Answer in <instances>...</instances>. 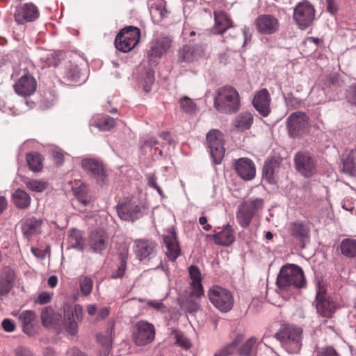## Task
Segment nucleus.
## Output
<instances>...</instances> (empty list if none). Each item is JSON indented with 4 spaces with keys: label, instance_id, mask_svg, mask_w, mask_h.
Returning <instances> with one entry per match:
<instances>
[{
    "label": "nucleus",
    "instance_id": "nucleus-47",
    "mask_svg": "<svg viewBox=\"0 0 356 356\" xmlns=\"http://www.w3.org/2000/svg\"><path fill=\"white\" fill-rule=\"evenodd\" d=\"M80 290L83 296H88L93 287L92 280L88 276H83L79 280Z\"/></svg>",
    "mask_w": 356,
    "mask_h": 356
},
{
    "label": "nucleus",
    "instance_id": "nucleus-8",
    "mask_svg": "<svg viewBox=\"0 0 356 356\" xmlns=\"http://www.w3.org/2000/svg\"><path fill=\"white\" fill-rule=\"evenodd\" d=\"M207 141L214 163L220 164L225 152L222 133L217 129L211 130L207 134Z\"/></svg>",
    "mask_w": 356,
    "mask_h": 356
},
{
    "label": "nucleus",
    "instance_id": "nucleus-57",
    "mask_svg": "<svg viewBox=\"0 0 356 356\" xmlns=\"http://www.w3.org/2000/svg\"><path fill=\"white\" fill-rule=\"evenodd\" d=\"M185 307L188 313H193L199 310L200 305L196 300L188 298L186 302Z\"/></svg>",
    "mask_w": 356,
    "mask_h": 356
},
{
    "label": "nucleus",
    "instance_id": "nucleus-37",
    "mask_svg": "<svg viewBox=\"0 0 356 356\" xmlns=\"http://www.w3.org/2000/svg\"><path fill=\"white\" fill-rule=\"evenodd\" d=\"M88 75L83 73L77 65H70L65 73V78L74 84H81L86 81Z\"/></svg>",
    "mask_w": 356,
    "mask_h": 356
},
{
    "label": "nucleus",
    "instance_id": "nucleus-32",
    "mask_svg": "<svg viewBox=\"0 0 356 356\" xmlns=\"http://www.w3.org/2000/svg\"><path fill=\"white\" fill-rule=\"evenodd\" d=\"M213 237L216 244L224 246L231 245L235 240L234 230L229 224L224 225L222 229Z\"/></svg>",
    "mask_w": 356,
    "mask_h": 356
},
{
    "label": "nucleus",
    "instance_id": "nucleus-39",
    "mask_svg": "<svg viewBox=\"0 0 356 356\" xmlns=\"http://www.w3.org/2000/svg\"><path fill=\"white\" fill-rule=\"evenodd\" d=\"M257 339L252 337L238 348L237 353L240 356H253L257 353Z\"/></svg>",
    "mask_w": 356,
    "mask_h": 356
},
{
    "label": "nucleus",
    "instance_id": "nucleus-3",
    "mask_svg": "<svg viewBox=\"0 0 356 356\" xmlns=\"http://www.w3.org/2000/svg\"><path fill=\"white\" fill-rule=\"evenodd\" d=\"M302 330L293 325H284L275 334L282 347L289 353H297L301 348Z\"/></svg>",
    "mask_w": 356,
    "mask_h": 356
},
{
    "label": "nucleus",
    "instance_id": "nucleus-9",
    "mask_svg": "<svg viewBox=\"0 0 356 356\" xmlns=\"http://www.w3.org/2000/svg\"><path fill=\"white\" fill-rule=\"evenodd\" d=\"M315 16L314 6L307 1L298 3L294 8L293 19L301 29L309 27Z\"/></svg>",
    "mask_w": 356,
    "mask_h": 356
},
{
    "label": "nucleus",
    "instance_id": "nucleus-56",
    "mask_svg": "<svg viewBox=\"0 0 356 356\" xmlns=\"http://www.w3.org/2000/svg\"><path fill=\"white\" fill-rule=\"evenodd\" d=\"M126 270V260L124 257L121 259L120 265L118 266V269L113 273V278H121L125 272Z\"/></svg>",
    "mask_w": 356,
    "mask_h": 356
},
{
    "label": "nucleus",
    "instance_id": "nucleus-64",
    "mask_svg": "<svg viewBox=\"0 0 356 356\" xmlns=\"http://www.w3.org/2000/svg\"><path fill=\"white\" fill-rule=\"evenodd\" d=\"M348 99L352 104H356V85L350 87Z\"/></svg>",
    "mask_w": 356,
    "mask_h": 356
},
{
    "label": "nucleus",
    "instance_id": "nucleus-17",
    "mask_svg": "<svg viewBox=\"0 0 356 356\" xmlns=\"http://www.w3.org/2000/svg\"><path fill=\"white\" fill-rule=\"evenodd\" d=\"M15 92L22 97H29L33 95L37 88V83L33 76L25 74L13 86Z\"/></svg>",
    "mask_w": 356,
    "mask_h": 356
},
{
    "label": "nucleus",
    "instance_id": "nucleus-23",
    "mask_svg": "<svg viewBox=\"0 0 356 356\" xmlns=\"http://www.w3.org/2000/svg\"><path fill=\"white\" fill-rule=\"evenodd\" d=\"M235 169L238 175L245 181L252 180L255 177V165L249 159H239L236 162Z\"/></svg>",
    "mask_w": 356,
    "mask_h": 356
},
{
    "label": "nucleus",
    "instance_id": "nucleus-16",
    "mask_svg": "<svg viewBox=\"0 0 356 356\" xmlns=\"http://www.w3.org/2000/svg\"><path fill=\"white\" fill-rule=\"evenodd\" d=\"M255 26L260 33L269 35L277 31L279 27V22L273 15L264 14L257 18Z\"/></svg>",
    "mask_w": 356,
    "mask_h": 356
},
{
    "label": "nucleus",
    "instance_id": "nucleus-27",
    "mask_svg": "<svg viewBox=\"0 0 356 356\" xmlns=\"http://www.w3.org/2000/svg\"><path fill=\"white\" fill-rule=\"evenodd\" d=\"M190 279L191 280V285L193 289L191 295L196 298H200L204 295L203 286L202 284V273L200 270L196 266H191L188 268Z\"/></svg>",
    "mask_w": 356,
    "mask_h": 356
},
{
    "label": "nucleus",
    "instance_id": "nucleus-54",
    "mask_svg": "<svg viewBox=\"0 0 356 356\" xmlns=\"http://www.w3.org/2000/svg\"><path fill=\"white\" fill-rule=\"evenodd\" d=\"M146 177H147V179L148 185L150 187H152L154 189H156L157 191V192L159 193V194L161 197H163V193L161 188L157 185L156 181V177H155L154 175V174H151V173H148V174L146 175Z\"/></svg>",
    "mask_w": 356,
    "mask_h": 356
},
{
    "label": "nucleus",
    "instance_id": "nucleus-36",
    "mask_svg": "<svg viewBox=\"0 0 356 356\" xmlns=\"http://www.w3.org/2000/svg\"><path fill=\"white\" fill-rule=\"evenodd\" d=\"M253 120V115L250 112L245 111L235 118L233 124L237 130L243 131L251 127Z\"/></svg>",
    "mask_w": 356,
    "mask_h": 356
},
{
    "label": "nucleus",
    "instance_id": "nucleus-46",
    "mask_svg": "<svg viewBox=\"0 0 356 356\" xmlns=\"http://www.w3.org/2000/svg\"><path fill=\"white\" fill-rule=\"evenodd\" d=\"M154 81V72L152 70L148 69L145 74L141 77V84L143 85V90L148 92L151 90V88Z\"/></svg>",
    "mask_w": 356,
    "mask_h": 356
},
{
    "label": "nucleus",
    "instance_id": "nucleus-6",
    "mask_svg": "<svg viewBox=\"0 0 356 356\" xmlns=\"http://www.w3.org/2000/svg\"><path fill=\"white\" fill-rule=\"evenodd\" d=\"M264 200L262 198L249 199L243 202L238 207L236 213V220L243 227L250 225L254 213L263 208Z\"/></svg>",
    "mask_w": 356,
    "mask_h": 356
},
{
    "label": "nucleus",
    "instance_id": "nucleus-15",
    "mask_svg": "<svg viewBox=\"0 0 356 356\" xmlns=\"http://www.w3.org/2000/svg\"><path fill=\"white\" fill-rule=\"evenodd\" d=\"M204 48L202 45L191 47L184 45L178 51L177 61L180 63H192L198 60L204 56Z\"/></svg>",
    "mask_w": 356,
    "mask_h": 356
},
{
    "label": "nucleus",
    "instance_id": "nucleus-30",
    "mask_svg": "<svg viewBox=\"0 0 356 356\" xmlns=\"http://www.w3.org/2000/svg\"><path fill=\"white\" fill-rule=\"evenodd\" d=\"M149 10L152 20L159 23L167 15L165 1L164 0H149Z\"/></svg>",
    "mask_w": 356,
    "mask_h": 356
},
{
    "label": "nucleus",
    "instance_id": "nucleus-10",
    "mask_svg": "<svg viewBox=\"0 0 356 356\" xmlns=\"http://www.w3.org/2000/svg\"><path fill=\"white\" fill-rule=\"evenodd\" d=\"M133 340L137 346H145L150 343L155 338V328L153 324L139 321L134 326Z\"/></svg>",
    "mask_w": 356,
    "mask_h": 356
},
{
    "label": "nucleus",
    "instance_id": "nucleus-25",
    "mask_svg": "<svg viewBox=\"0 0 356 356\" xmlns=\"http://www.w3.org/2000/svg\"><path fill=\"white\" fill-rule=\"evenodd\" d=\"M156 247V243L152 241L136 240L133 249L136 257L143 261L154 253Z\"/></svg>",
    "mask_w": 356,
    "mask_h": 356
},
{
    "label": "nucleus",
    "instance_id": "nucleus-21",
    "mask_svg": "<svg viewBox=\"0 0 356 356\" xmlns=\"http://www.w3.org/2000/svg\"><path fill=\"white\" fill-rule=\"evenodd\" d=\"M270 97L267 89L263 88L258 91L252 100L254 108L263 117H266L270 112Z\"/></svg>",
    "mask_w": 356,
    "mask_h": 356
},
{
    "label": "nucleus",
    "instance_id": "nucleus-51",
    "mask_svg": "<svg viewBox=\"0 0 356 356\" xmlns=\"http://www.w3.org/2000/svg\"><path fill=\"white\" fill-rule=\"evenodd\" d=\"M275 161L269 160L266 161L264 166L263 174L269 182H272L275 173Z\"/></svg>",
    "mask_w": 356,
    "mask_h": 356
},
{
    "label": "nucleus",
    "instance_id": "nucleus-52",
    "mask_svg": "<svg viewBox=\"0 0 356 356\" xmlns=\"http://www.w3.org/2000/svg\"><path fill=\"white\" fill-rule=\"evenodd\" d=\"M41 61L44 63V66H56L58 63V58L54 53H49L41 57Z\"/></svg>",
    "mask_w": 356,
    "mask_h": 356
},
{
    "label": "nucleus",
    "instance_id": "nucleus-42",
    "mask_svg": "<svg viewBox=\"0 0 356 356\" xmlns=\"http://www.w3.org/2000/svg\"><path fill=\"white\" fill-rule=\"evenodd\" d=\"M341 252L343 255L348 258L356 257V239L347 238L341 242Z\"/></svg>",
    "mask_w": 356,
    "mask_h": 356
},
{
    "label": "nucleus",
    "instance_id": "nucleus-18",
    "mask_svg": "<svg viewBox=\"0 0 356 356\" xmlns=\"http://www.w3.org/2000/svg\"><path fill=\"white\" fill-rule=\"evenodd\" d=\"M297 170L306 177H311L314 171L315 164L314 159L309 154L298 153L294 158Z\"/></svg>",
    "mask_w": 356,
    "mask_h": 356
},
{
    "label": "nucleus",
    "instance_id": "nucleus-19",
    "mask_svg": "<svg viewBox=\"0 0 356 356\" xmlns=\"http://www.w3.org/2000/svg\"><path fill=\"white\" fill-rule=\"evenodd\" d=\"M165 254L169 260L174 261L180 254V248L174 230L168 231L163 236Z\"/></svg>",
    "mask_w": 356,
    "mask_h": 356
},
{
    "label": "nucleus",
    "instance_id": "nucleus-29",
    "mask_svg": "<svg viewBox=\"0 0 356 356\" xmlns=\"http://www.w3.org/2000/svg\"><path fill=\"white\" fill-rule=\"evenodd\" d=\"M23 331L29 336L35 334L34 326L36 323V315L33 311L24 310L18 315Z\"/></svg>",
    "mask_w": 356,
    "mask_h": 356
},
{
    "label": "nucleus",
    "instance_id": "nucleus-62",
    "mask_svg": "<svg viewBox=\"0 0 356 356\" xmlns=\"http://www.w3.org/2000/svg\"><path fill=\"white\" fill-rule=\"evenodd\" d=\"M1 325H2L3 330L6 332H11L15 330V325L14 323L8 318L4 319L2 321Z\"/></svg>",
    "mask_w": 356,
    "mask_h": 356
},
{
    "label": "nucleus",
    "instance_id": "nucleus-55",
    "mask_svg": "<svg viewBox=\"0 0 356 356\" xmlns=\"http://www.w3.org/2000/svg\"><path fill=\"white\" fill-rule=\"evenodd\" d=\"M147 305L162 313L165 312L166 310V307L161 300H149L147 301Z\"/></svg>",
    "mask_w": 356,
    "mask_h": 356
},
{
    "label": "nucleus",
    "instance_id": "nucleus-44",
    "mask_svg": "<svg viewBox=\"0 0 356 356\" xmlns=\"http://www.w3.org/2000/svg\"><path fill=\"white\" fill-rule=\"evenodd\" d=\"M179 106L181 110L188 114L195 115L197 111V106L195 102L188 97H181L179 99Z\"/></svg>",
    "mask_w": 356,
    "mask_h": 356
},
{
    "label": "nucleus",
    "instance_id": "nucleus-45",
    "mask_svg": "<svg viewBox=\"0 0 356 356\" xmlns=\"http://www.w3.org/2000/svg\"><path fill=\"white\" fill-rule=\"evenodd\" d=\"M26 161L30 169L33 172H39L42 168L41 156L36 152L28 154Z\"/></svg>",
    "mask_w": 356,
    "mask_h": 356
},
{
    "label": "nucleus",
    "instance_id": "nucleus-11",
    "mask_svg": "<svg viewBox=\"0 0 356 356\" xmlns=\"http://www.w3.org/2000/svg\"><path fill=\"white\" fill-rule=\"evenodd\" d=\"M145 208L136 202L135 200H126L117 206L119 217L126 221H134L143 216Z\"/></svg>",
    "mask_w": 356,
    "mask_h": 356
},
{
    "label": "nucleus",
    "instance_id": "nucleus-14",
    "mask_svg": "<svg viewBox=\"0 0 356 356\" xmlns=\"http://www.w3.org/2000/svg\"><path fill=\"white\" fill-rule=\"evenodd\" d=\"M316 307L317 312L322 316L330 318L336 311V305L330 297H327L323 289H319L316 296Z\"/></svg>",
    "mask_w": 356,
    "mask_h": 356
},
{
    "label": "nucleus",
    "instance_id": "nucleus-5",
    "mask_svg": "<svg viewBox=\"0 0 356 356\" xmlns=\"http://www.w3.org/2000/svg\"><path fill=\"white\" fill-rule=\"evenodd\" d=\"M140 29L136 26H127L122 29L116 35L115 45L118 50L129 52L139 42Z\"/></svg>",
    "mask_w": 356,
    "mask_h": 356
},
{
    "label": "nucleus",
    "instance_id": "nucleus-60",
    "mask_svg": "<svg viewBox=\"0 0 356 356\" xmlns=\"http://www.w3.org/2000/svg\"><path fill=\"white\" fill-rule=\"evenodd\" d=\"M51 156L57 164L61 165L63 163V154L57 149H52Z\"/></svg>",
    "mask_w": 356,
    "mask_h": 356
},
{
    "label": "nucleus",
    "instance_id": "nucleus-20",
    "mask_svg": "<svg viewBox=\"0 0 356 356\" xmlns=\"http://www.w3.org/2000/svg\"><path fill=\"white\" fill-rule=\"evenodd\" d=\"M17 279L15 271L8 267H3L0 271V296L7 295L14 287Z\"/></svg>",
    "mask_w": 356,
    "mask_h": 356
},
{
    "label": "nucleus",
    "instance_id": "nucleus-59",
    "mask_svg": "<svg viewBox=\"0 0 356 356\" xmlns=\"http://www.w3.org/2000/svg\"><path fill=\"white\" fill-rule=\"evenodd\" d=\"M51 296L49 293L42 292L38 296L35 302L40 305H44L49 302L51 300Z\"/></svg>",
    "mask_w": 356,
    "mask_h": 356
},
{
    "label": "nucleus",
    "instance_id": "nucleus-38",
    "mask_svg": "<svg viewBox=\"0 0 356 356\" xmlns=\"http://www.w3.org/2000/svg\"><path fill=\"white\" fill-rule=\"evenodd\" d=\"M13 201L17 208L26 209L30 207L31 198L24 190L17 189L12 195Z\"/></svg>",
    "mask_w": 356,
    "mask_h": 356
},
{
    "label": "nucleus",
    "instance_id": "nucleus-35",
    "mask_svg": "<svg viewBox=\"0 0 356 356\" xmlns=\"http://www.w3.org/2000/svg\"><path fill=\"white\" fill-rule=\"evenodd\" d=\"M112 329L108 328L104 332L97 335V339L102 350L99 352V356H108L112 347L111 339Z\"/></svg>",
    "mask_w": 356,
    "mask_h": 356
},
{
    "label": "nucleus",
    "instance_id": "nucleus-4",
    "mask_svg": "<svg viewBox=\"0 0 356 356\" xmlns=\"http://www.w3.org/2000/svg\"><path fill=\"white\" fill-rule=\"evenodd\" d=\"M209 301L219 311L227 312L234 305V298L232 293L220 286H213L207 293Z\"/></svg>",
    "mask_w": 356,
    "mask_h": 356
},
{
    "label": "nucleus",
    "instance_id": "nucleus-40",
    "mask_svg": "<svg viewBox=\"0 0 356 356\" xmlns=\"http://www.w3.org/2000/svg\"><path fill=\"white\" fill-rule=\"evenodd\" d=\"M67 242L71 248L83 250L84 248V241L82 232L76 229H72L70 231L67 236Z\"/></svg>",
    "mask_w": 356,
    "mask_h": 356
},
{
    "label": "nucleus",
    "instance_id": "nucleus-41",
    "mask_svg": "<svg viewBox=\"0 0 356 356\" xmlns=\"http://www.w3.org/2000/svg\"><path fill=\"white\" fill-rule=\"evenodd\" d=\"M64 318L65 327L69 334L74 335L77 332L78 325L73 318V311L69 305H65L63 307Z\"/></svg>",
    "mask_w": 356,
    "mask_h": 356
},
{
    "label": "nucleus",
    "instance_id": "nucleus-12",
    "mask_svg": "<svg viewBox=\"0 0 356 356\" xmlns=\"http://www.w3.org/2000/svg\"><path fill=\"white\" fill-rule=\"evenodd\" d=\"M172 44V39L166 35H161L156 37L151 43L149 50L147 51V57L149 62L156 63V59L162 57L170 49Z\"/></svg>",
    "mask_w": 356,
    "mask_h": 356
},
{
    "label": "nucleus",
    "instance_id": "nucleus-24",
    "mask_svg": "<svg viewBox=\"0 0 356 356\" xmlns=\"http://www.w3.org/2000/svg\"><path fill=\"white\" fill-rule=\"evenodd\" d=\"M42 220L35 217H30L21 221L22 232L28 240L33 236L40 233Z\"/></svg>",
    "mask_w": 356,
    "mask_h": 356
},
{
    "label": "nucleus",
    "instance_id": "nucleus-7",
    "mask_svg": "<svg viewBox=\"0 0 356 356\" xmlns=\"http://www.w3.org/2000/svg\"><path fill=\"white\" fill-rule=\"evenodd\" d=\"M287 130L289 135L292 138L302 136L307 132L309 125V118L300 111L291 113L287 118Z\"/></svg>",
    "mask_w": 356,
    "mask_h": 356
},
{
    "label": "nucleus",
    "instance_id": "nucleus-43",
    "mask_svg": "<svg viewBox=\"0 0 356 356\" xmlns=\"http://www.w3.org/2000/svg\"><path fill=\"white\" fill-rule=\"evenodd\" d=\"M243 339L242 334H237L235 339L229 344L225 346L215 353V356H229L232 355L236 350L239 343Z\"/></svg>",
    "mask_w": 356,
    "mask_h": 356
},
{
    "label": "nucleus",
    "instance_id": "nucleus-58",
    "mask_svg": "<svg viewBox=\"0 0 356 356\" xmlns=\"http://www.w3.org/2000/svg\"><path fill=\"white\" fill-rule=\"evenodd\" d=\"M15 356H34L31 350L25 346H18L15 350Z\"/></svg>",
    "mask_w": 356,
    "mask_h": 356
},
{
    "label": "nucleus",
    "instance_id": "nucleus-26",
    "mask_svg": "<svg viewBox=\"0 0 356 356\" xmlns=\"http://www.w3.org/2000/svg\"><path fill=\"white\" fill-rule=\"evenodd\" d=\"M290 234L296 239L304 243L309 240L310 236V225L308 222H295L289 225Z\"/></svg>",
    "mask_w": 356,
    "mask_h": 356
},
{
    "label": "nucleus",
    "instance_id": "nucleus-22",
    "mask_svg": "<svg viewBox=\"0 0 356 356\" xmlns=\"http://www.w3.org/2000/svg\"><path fill=\"white\" fill-rule=\"evenodd\" d=\"M83 170L91 177L96 179L98 183H104L105 181V172L103 165L98 161L85 159L81 162Z\"/></svg>",
    "mask_w": 356,
    "mask_h": 356
},
{
    "label": "nucleus",
    "instance_id": "nucleus-34",
    "mask_svg": "<svg viewBox=\"0 0 356 356\" xmlns=\"http://www.w3.org/2000/svg\"><path fill=\"white\" fill-rule=\"evenodd\" d=\"M41 320L44 326L52 327L60 323L62 320L61 314L56 312L51 307H45L41 314Z\"/></svg>",
    "mask_w": 356,
    "mask_h": 356
},
{
    "label": "nucleus",
    "instance_id": "nucleus-49",
    "mask_svg": "<svg viewBox=\"0 0 356 356\" xmlns=\"http://www.w3.org/2000/svg\"><path fill=\"white\" fill-rule=\"evenodd\" d=\"M47 182L42 180L31 179L26 182V187L34 192L41 193L47 188Z\"/></svg>",
    "mask_w": 356,
    "mask_h": 356
},
{
    "label": "nucleus",
    "instance_id": "nucleus-50",
    "mask_svg": "<svg viewBox=\"0 0 356 356\" xmlns=\"http://www.w3.org/2000/svg\"><path fill=\"white\" fill-rule=\"evenodd\" d=\"M174 335L176 339L177 345L184 349H189L191 347L192 343L191 341L181 332L175 330Z\"/></svg>",
    "mask_w": 356,
    "mask_h": 356
},
{
    "label": "nucleus",
    "instance_id": "nucleus-63",
    "mask_svg": "<svg viewBox=\"0 0 356 356\" xmlns=\"http://www.w3.org/2000/svg\"><path fill=\"white\" fill-rule=\"evenodd\" d=\"M73 311V317L75 316L78 321L83 318V308L80 305H76L74 307L69 306Z\"/></svg>",
    "mask_w": 356,
    "mask_h": 356
},
{
    "label": "nucleus",
    "instance_id": "nucleus-48",
    "mask_svg": "<svg viewBox=\"0 0 356 356\" xmlns=\"http://www.w3.org/2000/svg\"><path fill=\"white\" fill-rule=\"evenodd\" d=\"M97 125L102 131H109L115 126V120L108 115L103 116L98 120Z\"/></svg>",
    "mask_w": 356,
    "mask_h": 356
},
{
    "label": "nucleus",
    "instance_id": "nucleus-28",
    "mask_svg": "<svg viewBox=\"0 0 356 356\" xmlns=\"http://www.w3.org/2000/svg\"><path fill=\"white\" fill-rule=\"evenodd\" d=\"M107 241L106 232L102 229H97L90 233L88 243L94 252H101L106 248Z\"/></svg>",
    "mask_w": 356,
    "mask_h": 356
},
{
    "label": "nucleus",
    "instance_id": "nucleus-31",
    "mask_svg": "<svg viewBox=\"0 0 356 356\" xmlns=\"http://www.w3.org/2000/svg\"><path fill=\"white\" fill-rule=\"evenodd\" d=\"M342 171L351 177L356 176V148L342 155Z\"/></svg>",
    "mask_w": 356,
    "mask_h": 356
},
{
    "label": "nucleus",
    "instance_id": "nucleus-53",
    "mask_svg": "<svg viewBox=\"0 0 356 356\" xmlns=\"http://www.w3.org/2000/svg\"><path fill=\"white\" fill-rule=\"evenodd\" d=\"M285 103L288 107L297 108L301 105L302 101L299 98L295 97L293 95L289 94L285 97Z\"/></svg>",
    "mask_w": 356,
    "mask_h": 356
},
{
    "label": "nucleus",
    "instance_id": "nucleus-1",
    "mask_svg": "<svg viewBox=\"0 0 356 356\" xmlns=\"http://www.w3.org/2000/svg\"><path fill=\"white\" fill-rule=\"evenodd\" d=\"M276 282L282 290L300 289L305 286L306 279L300 267L295 264H287L280 269Z\"/></svg>",
    "mask_w": 356,
    "mask_h": 356
},
{
    "label": "nucleus",
    "instance_id": "nucleus-33",
    "mask_svg": "<svg viewBox=\"0 0 356 356\" xmlns=\"http://www.w3.org/2000/svg\"><path fill=\"white\" fill-rule=\"evenodd\" d=\"M214 19L215 26L212 30L214 34H222L227 29L233 26L232 20L224 12H215Z\"/></svg>",
    "mask_w": 356,
    "mask_h": 356
},
{
    "label": "nucleus",
    "instance_id": "nucleus-2",
    "mask_svg": "<svg viewBox=\"0 0 356 356\" xmlns=\"http://www.w3.org/2000/svg\"><path fill=\"white\" fill-rule=\"evenodd\" d=\"M240 106L239 94L235 88L225 86L217 90L214 106L219 112L234 113L238 111Z\"/></svg>",
    "mask_w": 356,
    "mask_h": 356
},
{
    "label": "nucleus",
    "instance_id": "nucleus-61",
    "mask_svg": "<svg viewBox=\"0 0 356 356\" xmlns=\"http://www.w3.org/2000/svg\"><path fill=\"white\" fill-rule=\"evenodd\" d=\"M318 356H338V354L334 348L331 347H327L322 348L319 351Z\"/></svg>",
    "mask_w": 356,
    "mask_h": 356
},
{
    "label": "nucleus",
    "instance_id": "nucleus-13",
    "mask_svg": "<svg viewBox=\"0 0 356 356\" xmlns=\"http://www.w3.org/2000/svg\"><path fill=\"white\" fill-rule=\"evenodd\" d=\"M39 17V11L33 3H24L16 8L14 13L17 24H23L35 20Z\"/></svg>",
    "mask_w": 356,
    "mask_h": 356
}]
</instances>
